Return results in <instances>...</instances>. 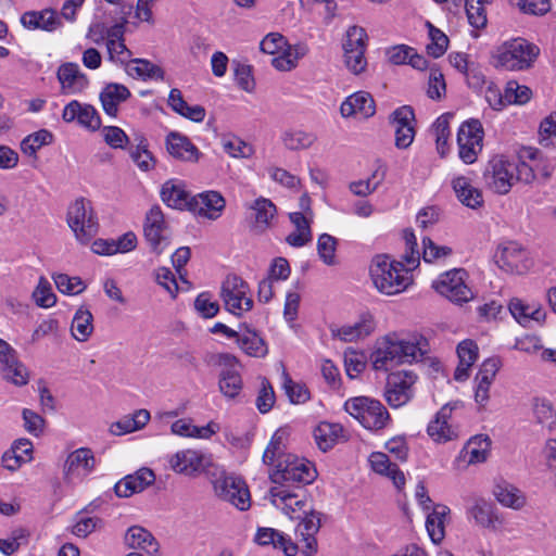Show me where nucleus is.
Instances as JSON below:
<instances>
[{
  "mask_svg": "<svg viewBox=\"0 0 556 556\" xmlns=\"http://www.w3.org/2000/svg\"><path fill=\"white\" fill-rule=\"evenodd\" d=\"M428 345L422 337L409 341L387 336L371 354L372 366L376 370H389L399 364L419 362L428 352Z\"/></svg>",
  "mask_w": 556,
  "mask_h": 556,
  "instance_id": "f257e3e1",
  "label": "nucleus"
},
{
  "mask_svg": "<svg viewBox=\"0 0 556 556\" xmlns=\"http://www.w3.org/2000/svg\"><path fill=\"white\" fill-rule=\"evenodd\" d=\"M211 483L216 497L229 503L240 511L251 507V494L247 482L235 472L211 463Z\"/></svg>",
  "mask_w": 556,
  "mask_h": 556,
  "instance_id": "f03ea898",
  "label": "nucleus"
},
{
  "mask_svg": "<svg viewBox=\"0 0 556 556\" xmlns=\"http://www.w3.org/2000/svg\"><path fill=\"white\" fill-rule=\"evenodd\" d=\"M370 277L375 287L384 294L400 293L409 285V277L401 262H393L388 255H377L370 265Z\"/></svg>",
  "mask_w": 556,
  "mask_h": 556,
  "instance_id": "7ed1b4c3",
  "label": "nucleus"
},
{
  "mask_svg": "<svg viewBox=\"0 0 556 556\" xmlns=\"http://www.w3.org/2000/svg\"><path fill=\"white\" fill-rule=\"evenodd\" d=\"M161 199L168 207L187 210L199 218H208V191L191 195L182 182L172 179L163 184Z\"/></svg>",
  "mask_w": 556,
  "mask_h": 556,
  "instance_id": "20e7f679",
  "label": "nucleus"
},
{
  "mask_svg": "<svg viewBox=\"0 0 556 556\" xmlns=\"http://www.w3.org/2000/svg\"><path fill=\"white\" fill-rule=\"evenodd\" d=\"M274 469L269 473L273 483L286 489L293 484H308L316 478V469L309 462L299 458L293 454L282 455L281 459L271 465Z\"/></svg>",
  "mask_w": 556,
  "mask_h": 556,
  "instance_id": "39448f33",
  "label": "nucleus"
},
{
  "mask_svg": "<svg viewBox=\"0 0 556 556\" xmlns=\"http://www.w3.org/2000/svg\"><path fill=\"white\" fill-rule=\"evenodd\" d=\"M66 220L77 241L87 244L98 233L99 223L92 204L85 198L76 199L67 208Z\"/></svg>",
  "mask_w": 556,
  "mask_h": 556,
  "instance_id": "423d86ee",
  "label": "nucleus"
},
{
  "mask_svg": "<svg viewBox=\"0 0 556 556\" xmlns=\"http://www.w3.org/2000/svg\"><path fill=\"white\" fill-rule=\"evenodd\" d=\"M344 409L369 430H380L390 420V415L381 402L367 396L348 400Z\"/></svg>",
  "mask_w": 556,
  "mask_h": 556,
  "instance_id": "0eeeda50",
  "label": "nucleus"
},
{
  "mask_svg": "<svg viewBox=\"0 0 556 556\" xmlns=\"http://www.w3.org/2000/svg\"><path fill=\"white\" fill-rule=\"evenodd\" d=\"M250 287L236 274H228L220 286V299L227 312L237 317L253 308V300L249 295Z\"/></svg>",
  "mask_w": 556,
  "mask_h": 556,
  "instance_id": "6e6552de",
  "label": "nucleus"
},
{
  "mask_svg": "<svg viewBox=\"0 0 556 556\" xmlns=\"http://www.w3.org/2000/svg\"><path fill=\"white\" fill-rule=\"evenodd\" d=\"M367 39V33L361 26L354 25L346 30V39L343 43L344 62L346 67L355 75L364 72L367 66L365 58Z\"/></svg>",
  "mask_w": 556,
  "mask_h": 556,
  "instance_id": "1a4fd4ad",
  "label": "nucleus"
},
{
  "mask_svg": "<svg viewBox=\"0 0 556 556\" xmlns=\"http://www.w3.org/2000/svg\"><path fill=\"white\" fill-rule=\"evenodd\" d=\"M514 168L504 156L492 157L483 172L485 186L497 194H507L515 184Z\"/></svg>",
  "mask_w": 556,
  "mask_h": 556,
  "instance_id": "9d476101",
  "label": "nucleus"
},
{
  "mask_svg": "<svg viewBox=\"0 0 556 556\" xmlns=\"http://www.w3.org/2000/svg\"><path fill=\"white\" fill-rule=\"evenodd\" d=\"M467 273L465 269H453L442 274L433 288L451 302L462 304L473 298L471 289L466 285Z\"/></svg>",
  "mask_w": 556,
  "mask_h": 556,
  "instance_id": "9b49d317",
  "label": "nucleus"
},
{
  "mask_svg": "<svg viewBox=\"0 0 556 556\" xmlns=\"http://www.w3.org/2000/svg\"><path fill=\"white\" fill-rule=\"evenodd\" d=\"M539 54V48L523 39H515L500 52L497 65L509 71L525 70Z\"/></svg>",
  "mask_w": 556,
  "mask_h": 556,
  "instance_id": "f8f14e48",
  "label": "nucleus"
},
{
  "mask_svg": "<svg viewBox=\"0 0 556 556\" xmlns=\"http://www.w3.org/2000/svg\"><path fill=\"white\" fill-rule=\"evenodd\" d=\"M483 128L479 119L464 122L457 132L458 154L466 164H472L482 150Z\"/></svg>",
  "mask_w": 556,
  "mask_h": 556,
  "instance_id": "ddd939ff",
  "label": "nucleus"
},
{
  "mask_svg": "<svg viewBox=\"0 0 556 556\" xmlns=\"http://www.w3.org/2000/svg\"><path fill=\"white\" fill-rule=\"evenodd\" d=\"M0 375L3 380L16 387L28 383L29 372L18 359L17 352L5 340L0 338Z\"/></svg>",
  "mask_w": 556,
  "mask_h": 556,
  "instance_id": "4468645a",
  "label": "nucleus"
},
{
  "mask_svg": "<svg viewBox=\"0 0 556 556\" xmlns=\"http://www.w3.org/2000/svg\"><path fill=\"white\" fill-rule=\"evenodd\" d=\"M416 375L412 371H397L389 375L384 396L392 407H400L406 404L413 396V386L416 382Z\"/></svg>",
  "mask_w": 556,
  "mask_h": 556,
  "instance_id": "2eb2a0df",
  "label": "nucleus"
},
{
  "mask_svg": "<svg viewBox=\"0 0 556 556\" xmlns=\"http://www.w3.org/2000/svg\"><path fill=\"white\" fill-rule=\"evenodd\" d=\"M220 393L227 399H235L242 390V378L238 371V359L236 356L224 353L218 355Z\"/></svg>",
  "mask_w": 556,
  "mask_h": 556,
  "instance_id": "dca6fc26",
  "label": "nucleus"
},
{
  "mask_svg": "<svg viewBox=\"0 0 556 556\" xmlns=\"http://www.w3.org/2000/svg\"><path fill=\"white\" fill-rule=\"evenodd\" d=\"M295 534L301 543V552L305 556H313L317 552V540L315 535L320 529V513L314 511L312 508L304 509Z\"/></svg>",
  "mask_w": 556,
  "mask_h": 556,
  "instance_id": "f3484780",
  "label": "nucleus"
},
{
  "mask_svg": "<svg viewBox=\"0 0 556 556\" xmlns=\"http://www.w3.org/2000/svg\"><path fill=\"white\" fill-rule=\"evenodd\" d=\"M143 230L144 237L152 250L157 254L162 253L167 244V237L165 235L166 223L164 214L159 205L152 206L147 213Z\"/></svg>",
  "mask_w": 556,
  "mask_h": 556,
  "instance_id": "a211bd4d",
  "label": "nucleus"
},
{
  "mask_svg": "<svg viewBox=\"0 0 556 556\" xmlns=\"http://www.w3.org/2000/svg\"><path fill=\"white\" fill-rule=\"evenodd\" d=\"M155 481L154 472L147 467H142L132 475H127L121 479L114 486L115 494L118 497H129L135 493L142 492Z\"/></svg>",
  "mask_w": 556,
  "mask_h": 556,
  "instance_id": "6ab92c4d",
  "label": "nucleus"
},
{
  "mask_svg": "<svg viewBox=\"0 0 556 556\" xmlns=\"http://www.w3.org/2000/svg\"><path fill=\"white\" fill-rule=\"evenodd\" d=\"M343 117L368 118L376 112V105L372 97L365 91H358L348 97L340 106Z\"/></svg>",
  "mask_w": 556,
  "mask_h": 556,
  "instance_id": "aec40b11",
  "label": "nucleus"
},
{
  "mask_svg": "<svg viewBox=\"0 0 556 556\" xmlns=\"http://www.w3.org/2000/svg\"><path fill=\"white\" fill-rule=\"evenodd\" d=\"M248 207L253 211L251 227L254 231L261 233L271 227L273 220L277 215V207L271 200L260 197Z\"/></svg>",
  "mask_w": 556,
  "mask_h": 556,
  "instance_id": "412c9836",
  "label": "nucleus"
},
{
  "mask_svg": "<svg viewBox=\"0 0 556 556\" xmlns=\"http://www.w3.org/2000/svg\"><path fill=\"white\" fill-rule=\"evenodd\" d=\"M58 80L61 84L62 93L72 94L80 92L88 85L87 76L79 71L76 63L62 64L56 73Z\"/></svg>",
  "mask_w": 556,
  "mask_h": 556,
  "instance_id": "4be33fe9",
  "label": "nucleus"
},
{
  "mask_svg": "<svg viewBox=\"0 0 556 556\" xmlns=\"http://www.w3.org/2000/svg\"><path fill=\"white\" fill-rule=\"evenodd\" d=\"M124 543L132 549H142L149 555H159L160 544L154 535L141 526H131L127 529Z\"/></svg>",
  "mask_w": 556,
  "mask_h": 556,
  "instance_id": "5701e85b",
  "label": "nucleus"
},
{
  "mask_svg": "<svg viewBox=\"0 0 556 556\" xmlns=\"http://www.w3.org/2000/svg\"><path fill=\"white\" fill-rule=\"evenodd\" d=\"M376 323L370 313L361 315L359 320L354 325H344L337 329H331L332 336L345 342H352L363 339L374 332Z\"/></svg>",
  "mask_w": 556,
  "mask_h": 556,
  "instance_id": "b1692460",
  "label": "nucleus"
},
{
  "mask_svg": "<svg viewBox=\"0 0 556 556\" xmlns=\"http://www.w3.org/2000/svg\"><path fill=\"white\" fill-rule=\"evenodd\" d=\"M21 23L25 28L45 31H53L62 25L61 17L58 16L55 11L50 9L25 12L21 16Z\"/></svg>",
  "mask_w": 556,
  "mask_h": 556,
  "instance_id": "393cba45",
  "label": "nucleus"
},
{
  "mask_svg": "<svg viewBox=\"0 0 556 556\" xmlns=\"http://www.w3.org/2000/svg\"><path fill=\"white\" fill-rule=\"evenodd\" d=\"M273 503L280 507L291 519L301 518V514L306 509V502L299 498L295 493L289 492L287 489L274 486L270 489Z\"/></svg>",
  "mask_w": 556,
  "mask_h": 556,
  "instance_id": "a878e982",
  "label": "nucleus"
},
{
  "mask_svg": "<svg viewBox=\"0 0 556 556\" xmlns=\"http://www.w3.org/2000/svg\"><path fill=\"white\" fill-rule=\"evenodd\" d=\"M508 308L513 317L525 327L529 326L531 321L540 324L546 316L540 304H529L517 298L510 300Z\"/></svg>",
  "mask_w": 556,
  "mask_h": 556,
  "instance_id": "bb28decb",
  "label": "nucleus"
},
{
  "mask_svg": "<svg viewBox=\"0 0 556 556\" xmlns=\"http://www.w3.org/2000/svg\"><path fill=\"white\" fill-rule=\"evenodd\" d=\"M467 510L476 523L483 528L495 530L502 526V520L496 515L493 505L484 498H473Z\"/></svg>",
  "mask_w": 556,
  "mask_h": 556,
  "instance_id": "cd10ccee",
  "label": "nucleus"
},
{
  "mask_svg": "<svg viewBox=\"0 0 556 556\" xmlns=\"http://www.w3.org/2000/svg\"><path fill=\"white\" fill-rule=\"evenodd\" d=\"M451 413L452 408L445 405L435 414L434 419L429 422L427 433L434 442L445 443L457 437L456 432L447 424Z\"/></svg>",
  "mask_w": 556,
  "mask_h": 556,
  "instance_id": "c85d7f7f",
  "label": "nucleus"
},
{
  "mask_svg": "<svg viewBox=\"0 0 556 556\" xmlns=\"http://www.w3.org/2000/svg\"><path fill=\"white\" fill-rule=\"evenodd\" d=\"M452 187L459 202L472 210L483 206L481 190L473 187L467 177L458 176L452 180Z\"/></svg>",
  "mask_w": 556,
  "mask_h": 556,
  "instance_id": "c756f323",
  "label": "nucleus"
},
{
  "mask_svg": "<svg viewBox=\"0 0 556 556\" xmlns=\"http://www.w3.org/2000/svg\"><path fill=\"white\" fill-rule=\"evenodd\" d=\"M369 463L372 470L379 475L389 477L397 489L405 484V476L396 464L391 463L389 456L381 452H374L369 456Z\"/></svg>",
  "mask_w": 556,
  "mask_h": 556,
  "instance_id": "7c9ffc66",
  "label": "nucleus"
},
{
  "mask_svg": "<svg viewBox=\"0 0 556 556\" xmlns=\"http://www.w3.org/2000/svg\"><path fill=\"white\" fill-rule=\"evenodd\" d=\"M170 467L178 473L194 476L203 467V455L192 450L177 452L170 458Z\"/></svg>",
  "mask_w": 556,
  "mask_h": 556,
  "instance_id": "2f4dec72",
  "label": "nucleus"
},
{
  "mask_svg": "<svg viewBox=\"0 0 556 556\" xmlns=\"http://www.w3.org/2000/svg\"><path fill=\"white\" fill-rule=\"evenodd\" d=\"M130 97L128 88L121 84H109L100 93V101L103 111L115 117L118 113L119 103L126 101Z\"/></svg>",
  "mask_w": 556,
  "mask_h": 556,
  "instance_id": "473e14b6",
  "label": "nucleus"
},
{
  "mask_svg": "<svg viewBox=\"0 0 556 556\" xmlns=\"http://www.w3.org/2000/svg\"><path fill=\"white\" fill-rule=\"evenodd\" d=\"M96 465L93 453L90 448L80 447L72 452L64 464V475L70 477L83 470L90 473Z\"/></svg>",
  "mask_w": 556,
  "mask_h": 556,
  "instance_id": "72a5a7b5",
  "label": "nucleus"
},
{
  "mask_svg": "<svg viewBox=\"0 0 556 556\" xmlns=\"http://www.w3.org/2000/svg\"><path fill=\"white\" fill-rule=\"evenodd\" d=\"M151 416L147 409H138L132 415L124 416L122 419L113 422L110 432L114 435H123L142 429L150 420Z\"/></svg>",
  "mask_w": 556,
  "mask_h": 556,
  "instance_id": "f704fd0d",
  "label": "nucleus"
},
{
  "mask_svg": "<svg viewBox=\"0 0 556 556\" xmlns=\"http://www.w3.org/2000/svg\"><path fill=\"white\" fill-rule=\"evenodd\" d=\"M167 151L170 155L182 161H197L198 149L189 141L187 137L172 132L166 141Z\"/></svg>",
  "mask_w": 556,
  "mask_h": 556,
  "instance_id": "c9c22d12",
  "label": "nucleus"
},
{
  "mask_svg": "<svg viewBox=\"0 0 556 556\" xmlns=\"http://www.w3.org/2000/svg\"><path fill=\"white\" fill-rule=\"evenodd\" d=\"M291 223L295 226V231L287 237V242L295 248H301L312 240L309 222L303 212H293L289 214Z\"/></svg>",
  "mask_w": 556,
  "mask_h": 556,
  "instance_id": "e433bc0d",
  "label": "nucleus"
},
{
  "mask_svg": "<svg viewBox=\"0 0 556 556\" xmlns=\"http://www.w3.org/2000/svg\"><path fill=\"white\" fill-rule=\"evenodd\" d=\"M126 71L128 75L142 79H164V71L159 65L153 64L146 59H132L127 62Z\"/></svg>",
  "mask_w": 556,
  "mask_h": 556,
  "instance_id": "4c0bfd02",
  "label": "nucleus"
},
{
  "mask_svg": "<svg viewBox=\"0 0 556 556\" xmlns=\"http://www.w3.org/2000/svg\"><path fill=\"white\" fill-rule=\"evenodd\" d=\"M343 428L338 424L320 422L314 430V439L318 448L323 452L331 450Z\"/></svg>",
  "mask_w": 556,
  "mask_h": 556,
  "instance_id": "58836bf2",
  "label": "nucleus"
},
{
  "mask_svg": "<svg viewBox=\"0 0 556 556\" xmlns=\"http://www.w3.org/2000/svg\"><path fill=\"white\" fill-rule=\"evenodd\" d=\"M244 333L239 336L237 343L250 356L264 357L267 352V345L263 338L250 327L244 326Z\"/></svg>",
  "mask_w": 556,
  "mask_h": 556,
  "instance_id": "ea45409f",
  "label": "nucleus"
},
{
  "mask_svg": "<svg viewBox=\"0 0 556 556\" xmlns=\"http://www.w3.org/2000/svg\"><path fill=\"white\" fill-rule=\"evenodd\" d=\"M450 509L445 505H437L428 515L426 528L432 542L439 544L444 539V519Z\"/></svg>",
  "mask_w": 556,
  "mask_h": 556,
  "instance_id": "a19ab883",
  "label": "nucleus"
},
{
  "mask_svg": "<svg viewBox=\"0 0 556 556\" xmlns=\"http://www.w3.org/2000/svg\"><path fill=\"white\" fill-rule=\"evenodd\" d=\"M223 151L231 157L250 159L255 150L252 144L243 141L235 135H224L220 137Z\"/></svg>",
  "mask_w": 556,
  "mask_h": 556,
  "instance_id": "79ce46f5",
  "label": "nucleus"
},
{
  "mask_svg": "<svg viewBox=\"0 0 556 556\" xmlns=\"http://www.w3.org/2000/svg\"><path fill=\"white\" fill-rule=\"evenodd\" d=\"M493 493L496 500L504 506L519 509L525 505V497L521 491L507 482L496 484Z\"/></svg>",
  "mask_w": 556,
  "mask_h": 556,
  "instance_id": "37998d69",
  "label": "nucleus"
},
{
  "mask_svg": "<svg viewBox=\"0 0 556 556\" xmlns=\"http://www.w3.org/2000/svg\"><path fill=\"white\" fill-rule=\"evenodd\" d=\"M92 321V314L88 309H78L71 326L73 337L79 342L87 341L93 331Z\"/></svg>",
  "mask_w": 556,
  "mask_h": 556,
  "instance_id": "c03bdc74",
  "label": "nucleus"
},
{
  "mask_svg": "<svg viewBox=\"0 0 556 556\" xmlns=\"http://www.w3.org/2000/svg\"><path fill=\"white\" fill-rule=\"evenodd\" d=\"M535 420L549 431L556 428V412L546 399L535 397L532 404Z\"/></svg>",
  "mask_w": 556,
  "mask_h": 556,
  "instance_id": "a18cd8bd",
  "label": "nucleus"
},
{
  "mask_svg": "<svg viewBox=\"0 0 556 556\" xmlns=\"http://www.w3.org/2000/svg\"><path fill=\"white\" fill-rule=\"evenodd\" d=\"M53 135L47 129H40L25 137L21 142V150L28 156H35L38 150L53 142Z\"/></svg>",
  "mask_w": 556,
  "mask_h": 556,
  "instance_id": "49530a36",
  "label": "nucleus"
},
{
  "mask_svg": "<svg viewBox=\"0 0 556 556\" xmlns=\"http://www.w3.org/2000/svg\"><path fill=\"white\" fill-rule=\"evenodd\" d=\"M491 441L486 435L471 438L465 446L469 464L482 463L486 459Z\"/></svg>",
  "mask_w": 556,
  "mask_h": 556,
  "instance_id": "de8ad7c7",
  "label": "nucleus"
},
{
  "mask_svg": "<svg viewBox=\"0 0 556 556\" xmlns=\"http://www.w3.org/2000/svg\"><path fill=\"white\" fill-rule=\"evenodd\" d=\"M316 139L315 134L303 130H289L282 135L285 147L292 151L308 149L314 144Z\"/></svg>",
  "mask_w": 556,
  "mask_h": 556,
  "instance_id": "09e8293b",
  "label": "nucleus"
},
{
  "mask_svg": "<svg viewBox=\"0 0 556 556\" xmlns=\"http://www.w3.org/2000/svg\"><path fill=\"white\" fill-rule=\"evenodd\" d=\"M491 0H466L465 9L469 24L475 28H483L486 25L485 4Z\"/></svg>",
  "mask_w": 556,
  "mask_h": 556,
  "instance_id": "8fccbe9b",
  "label": "nucleus"
},
{
  "mask_svg": "<svg viewBox=\"0 0 556 556\" xmlns=\"http://www.w3.org/2000/svg\"><path fill=\"white\" fill-rule=\"evenodd\" d=\"M282 377V388L291 403L303 404L311 399L309 391L305 384L294 382L286 370H283Z\"/></svg>",
  "mask_w": 556,
  "mask_h": 556,
  "instance_id": "3c124183",
  "label": "nucleus"
},
{
  "mask_svg": "<svg viewBox=\"0 0 556 556\" xmlns=\"http://www.w3.org/2000/svg\"><path fill=\"white\" fill-rule=\"evenodd\" d=\"M427 26L429 28V37L431 40V42L426 47L427 53L435 59L440 58L447 49L448 38L442 30L434 27L431 23L428 22Z\"/></svg>",
  "mask_w": 556,
  "mask_h": 556,
  "instance_id": "603ef678",
  "label": "nucleus"
},
{
  "mask_svg": "<svg viewBox=\"0 0 556 556\" xmlns=\"http://www.w3.org/2000/svg\"><path fill=\"white\" fill-rule=\"evenodd\" d=\"M172 432L174 434L180 435V437H190V438H208V425L198 427L192 425L191 419H178L175 422H173Z\"/></svg>",
  "mask_w": 556,
  "mask_h": 556,
  "instance_id": "864d4df0",
  "label": "nucleus"
},
{
  "mask_svg": "<svg viewBox=\"0 0 556 556\" xmlns=\"http://www.w3.org/2000/svg\"><path fill=\"white\" fill-rule=\"evenodd\" d=\"M285 450L286 447L283 444V433L278 430L273 434L267 447L264 451L262 457L263 463L265 465H274L275 462L281 459L282 455L289 454Z\"/></svg>",
  "mask_w": 556,
  "mask_h": 556,
  "instance_id": "5fc2aeb1",
  "label": "nucleus"
},
{
  "mask_svg": "<svg viewBox=\"0 0 556 556\" xmlns=\"http://www.w3.org/2000/svg\"><path fill=\"white\" fill-rule=\"evenodd\" d=\"M129 155L136 165L143 172H149L154 167V159L148 150V144L144 139H141L137 146L130 147Z\"/></svg>",
  "mask_w": 556,
  "mask_h": 556,
  "instance_id": "6e6d98bb",
  "label": "nucleus"
},
{
  "mask_svg": "<svg viewBox=\"0 0 556 556\" xmlns=\"http://www.w3.org/2000/svg\"><path fill=\"white\" fill-rule=\"evenodd\" d=\"M337 239L328 233H323L317 240V252L321 261L328 265L333 266L336 261Z\"/></svg>",
  "mask_w": 556,
  "mask_h": 556,
  "instance_id": "4d7b16f0",
  "label": "nucleus"
},
{
  "mask_svg": "<svg viewBox=\"0 0 556 556\" xmlns=\"http://www.w3.org/2000/svg\"><path fill=\"white\" fill-rule=\"evenodd\" d=\"M276 402V395L274 388L269 380L265 377L261 380V387L258 390L255 405L261 414H267Z\"/></svg>",
  "mask_w": 556,
  "mask_h": 556,
  "instance_id": "13d9d810",
  "label": "nucleus"
},
{
  "mask_svg": "<svg viewBox=\"0 0 556 556\" xmlns=\"http://www.w3.org/2000/svg\"><path fill=\"white\" fill-rule=\"evenodd\" d=\"M33 299L38 306L43 308L55 305L56 295L52 292V287L45 277L39 278L38 285L33 291Z\"/></svg>",
  "mask_w": 556,
  "mask_h": 556,
  "instance_id": "bf43d9fd",
  "label": "nucleus"
},
{
  "mask_svg": "<svg viewBox=\"0 0 556 556\" xmlns=\"http://www.w3.org/2000/svg\"><path fill=\"white\" fill-rule=\"evenodd\" d=\"M58 290L64 294H78L86 289V285L79 277H70L66 274H56L53 276Z\"/></svg>",
  "mask_w": 556,
  "mask_h": 556,
  "instance_id": "052dcab7",
  "label": "nucleus"
},
{
  "mask_svg": "<svg viewBox=\"0 0 556 556\" xmlns=\"http://www.w3.org/2000/svg\"><path fill=\"white\" fill-rule=\"evenodd\" d=\"M433 130L435 134V143L438 153L444 157L448 151L447 140L450 137V123L448 118L444 115L440 116L434 125Z\"/></svg>",
  "mask_w": 556,
  "mask_h": 556,
  "instance_id": "680f3d73",
  "label": "nucleus"
},
{
  "mask_svg": "<svg viewBox=\"0 0 556 556\" xmlns=\"http://www.w3.org/2000/svg\"><path fill=\"white\" fill-rule=\"evenodd\" d=\"M233 73L237 85L247 92H252L255 88V81L252 76V68L250 65L242 64L233 61Z\"/></svg>",
  "mask_w": 556,
  "mask_h": 556,
  "instance_id": "e2e57ef3",
  "label": "nucleus"
},
{
  "mask_svg": "<svg viewBox=\"0 0 556 556\" xmlns=\"http://www.w3.org/2000/svg\"><path fill=\"white\" fill-rule=\"evenodd\" d=\"M422 244V258L427 263H432L434 261L445 258L453 252L450 247L437 245L430 238H424Z\"/></svg>",
  "mask_w": 556,
  "mask_h": 556,
  "instance_id": "0e129e2a",
  "label": "nucleus"
},
{
  "mask_svg": "<svg viewBox=\"0 0 556 556\" xmlns=\"http://www.w3.org/2000/svg\"><path fill=\"white\" fill-rule=\"evenodd\" d=\"M102 132L104 141L113 149H124L129 141L125 131L117 126H105Z\"/></svg>",
  "mask_w": 556,
  "mask_h": 556,
  "instance_id": "69168bd1",
  "label": "nucleus"
},
{
  "mask_svg": "<svg viewBox=\"0 0 556 556\" xmlns=\"http://www.w3.org/2000/svg\"><path fill=\"white\" fill-rule=\"evenodd\" d=\"M526 256L525 250L516 243H510L505 247L501 254V262L503 265L509 267L511 270L519 271L518 261Z\"/></svg>",
  "mask_w": 556,
  "mask_h": 556,
  "instance_id": "338daca9",
  "label": "nucleus"
},
{
  "mask_svg": "<svg viewBox=\"0 0 556 556\" xmlns=\"http://www.w3.org/2000/svg\"><path fill=\"white\" fill-rule=\"evenodd\" d=\"M103 521L99 517H84L73 526L72 533L78 538H87L97 528L102 527Z\"/></svg>",
  "mask_w": 556,
  "mask_h": 556,
  "instance_id": "774afa93",
  "label": "nucleus"
}]
</instances>
